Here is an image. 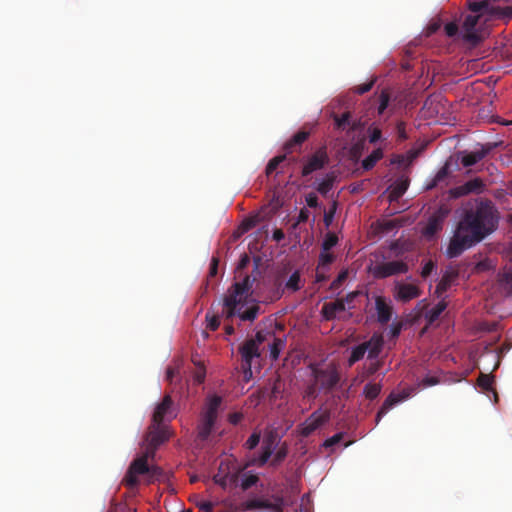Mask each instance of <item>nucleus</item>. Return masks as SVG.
Segmentation results:
<instances>
[{
	"label": "nucleus",
	"instance_id": "nucleus-1",
	"mask_svg": "<svg viewBox=\"0 0 512 512\" xmlns=\"http://www.w3.org/2000/svg\"><path fill=\"white\" fill-rule=\"evenodd\" d=\"M499 220V211L491 200L478 198L469 202L462 209L446 250L447 256L456 258L482 242L497 230Z\"/></svg>",
	"mask_w": 512,
	"mask_h": 512
},
{
	"label": "nucleus",
	"instance_id": "nucleus-2",
	"mask_svg": "<svg viewBox=\"0 0 512 512\" xmlns=\"http://www.w3.org/2000/svg\"><path fill=\"white\" fill-rule=\"evenodd\" d=\"M468 8L475 15L469 14L465 17L462 24L463 39L473 45L480 43L484 36L483 31L478 26L480 19L485 16H491L502 19H510L512 17V7H501L491 0H468Z\"/></svg>",
	"mask_w": 512,
	"mask_h": 512
},
{
	"label": "nucleus",
	"instance_id": "nucleus-3",
	"mask_svg": "<svg viewBox=\"0 0 512 512\" xmlns=\"http://www.w3.org/2000/svg\"><path fill=\"white\" fill-rule=\"evenodd\" d=\"M251 283L249 276H246L243 281L236 282L232 290L229 291L228 295L224 298L222 316L226 321L230 320L235 316L236 307L241 304L242 300H245L250 290Z\"/></svg>",
	"mask_w": 512,
	"mask_h": 512
},
{
	"label": "nucleus",
	"instance_id": "nucleus-4",
	"mask_svg": "<svg viewBox=\"0 0 512 512\" xmlns=\"http://www.w3.org/2000/svg\"><path fill=\"white\" fill-rule=\"evenodd\" d=\"M264 340L265 337L262 332H257L255 339L246 340L239 348L241 354V369L247 381L252 377V360L260 357L258 345L264 342Z\"/></svg>",
	"mask_w": 512,
	"mask_h": 512
},
{
	"label": "nucleus",
	"instance_id": "nucleus-5",
	"mask_svg": "<svg viewBox=\"0 0 512 512\" xmlns=\"http://www.w3.org/2000/svg\"><path fill=\"white\" fill-rule=\"evenodd\" d=\"M312 376L319 392L329 393L335 389L340 380V373L334 365H328L324 368H312Z\"/></svg>",
	"mask_w": 512,
	"mask_h": 512
},
{
	"label": "nucleus",
	"instance_id": "nucleus-6",
	"mask_svg": "<svg viewBox=\"0 0 512 512\" xmlns=\"http://www.w3.org/2000/svg\"><path fill=\"white\" fill-rule=\"evenodd\" d=\"M221 402L222 400L219 396H213L209 399L206 409L202 414L201 423L198 427V435L201 439H207L210 435L216 421L217 412Z\"/></svg>",
	"mask_w": 512,
	"mask_h": 512
},
{
	"label": "nucleus",
	"instance_id": "nucleus-7",
	"mask_svg": "<svg viewBox=\"0 0 512 512\" xmlns=\"http://www.w3.org/2000/svg\"><path fill=\"white\" fill-rule=\"evenodd\" d=\"M170 438V432L162 423L152 422L145 436L146 451L154 457L157 448Z\"/></svg>",
	"mask_w": 512,
	"mask_h": 512
},
{
	"label": "nucleus",
	"instance_id": "nucleus-8",
	"mask_svg": "<svg viewBox=\"0 0 512 512\" xmlns=\"http://www.w3.org/2000/svg\"><path fill=\"white\" fill-rule=\"evenodd\" d=\"M149 458H152L151 454L145 451L143 455L132 461L124 477V483L127 487L135 488L138 486L139 479L137 476L146 475L149 471Z\"/></svg>",
	"mask_w": 512,
	"mask_h": 512
},
{
	"label": "nucleus",
	"instance_id": "nucleus-9",
	"mask_svg": "<svg viewBox=\"0 0 512 512\" xmlns=\"http://www.w3.org/2000/svg\"><path fill=\"white\" fill-rule=\"evenodd\" d=\"M450 213V209L445 206H439L428 218L427 224L422 229V235L426 239H432L442 231L444 222Z\"/></svg>",
	"mask_w": 512,
	"mask_h": 512
},
{
	"label": "nucleus",
	"instance_id": "nucleus-10",
	"mask_svg": "<svg viewBox=\"0 0 512 512\" xmlns=\"http://www.w3.org/2000/svg\"><path fill=\"white\" fill-rule=\"evenodd\" d=\"M408 270L409 267L407 263L401 260L376 263L370 268L373 277L376 279H384L390 276L404 274L407 273Z\"/></svg>",
	"mask_w": 512,
	"mask_h": 512
},
{
	"label": "nucleus",
	"instance_id": "nucleus-11",
	"mask_svg": "<svg viewBox=\"0 0 512 512\" xmlns=\"http://www.w3.org/2000/svg\"><path fill=\"white\" fill-rule=\"evenodd\" d=\"M280 441V437L275 429H267L264 432L262 446H261V454L257 459L253 460V463L258 467L264 466L270 457L272 456L274 450L276 449L278 443Z\"/></svg>",
	"mask_w": 512,
	"mask_h": 512
},
{
	"label": "nucleus",
	"instance_id": "nucleus-12",
	"mask_svg": "<svg viewBox=\"0 0 512 512\" xmlns=\"http://www.w3.org/2000/svg\"><path fill=\"white\" fill-rule=\"evenodd\" d=\"M329 163V156L326 147L317 149L304 164L301 175L306 177L313 172L323 169Z\"/></svg>",
	"mask_w": 512,
	"mask_h": 512
},
{
	"label": "nucleus",
	"instance_id": "nucleus-13",
	"mask_svg": "<svg viewBox=\"0 0 512 512\" xmlns=\"http://www.w3.org/2000/svg\"><path fill=\"white\" fill-rule=\"evenodd\" d=\"M330 420V412L328 410L314 411L301 425L300 435L302 437L310 436L314 431L326 424Z\"/></svg>",
	"mask_w": 512,
	"mask_h": 512
},
{
	"label": "nucleus",
	"instance_id": "nucleus-14",
	"mask_svg": "<svg viewBox=\"0 0 512 512\" xmlns=\"http://www.w3.org/2000/svg\"><path fill=\"white\" fill-rule=\"evenodd\" d=\"M485 184L483 180L476 177L465 182L462 185L450 189L449 194L452 198H460L469 194H480L484 191Z\"/></svg>",
	"mask_w": 512,
	"mask_h": 512
},
{
	"label": "nucleus",
	"instance_id": "nucleus-15",
	"mask_svg": "<svg viewBox=\"0 0 512 512\" xmlns=\"http://www.w3.org/2000/svg\"><path fill=\"white\" fill-rule=\"evenodd\" d=\"M498 146L496 142H489L486 144L480 145V148L471 152H464L461 157V164L464 167H470L475 165L484 159L492 150H494Z\"/></svg>",
	"mask_w": 512,
	"mask_h": 512
},
{
	"label": "nucleus",
	"instance_id": "nucleus-16",
	"mask_svg": "<svg viewBox=\"0 0 512 512\" xmlns=\"http://www.w3.org/2000/svg\"><path fill=\"white\" fill-rule=\"evenodd\" d=\"M421 295V290L418 286L408 283L397 282L394 288V297L396 300L406 303L412 299L418 298Z\"/></svg>",
	"mask_w": 512,
	"mask_h": 512
},
{
	"label": "nucleus",
	"instance_id": "nucleus-17",
	"mask_svg": "<svg viewBox=\"0 0 512 512\" xmlns=\"http://www.w3.org/2000/svg\"><path fill=\"white\" fill-rule=\"evenodd\" d=\"M284 501L277 497L274 501L268 499H253L247 502L249 510H269L271 512H283Z\"/></svg>",
	"mask_w": 512,
	"mask_h": 512
},
{
	"label": "nucleus",
	"instance_id": "nucleus-18",
	"mask_svg": "<svg viewBox=\"0 0 512 512\" xmlns=\"http://www.w3.org/2000/svg\"><path fill=\"white\" fill-rule=\"evenodd\" d=\"M172 398L170 395H165L162 401L156 406L154 413L152 415V422L154 423H162L167 419L170 420L174 416L172 415Z\"/></svg>",
	"mask_w": 512,
	"mask_h": 512
},
{
	"label": "nucleus",
	"instance_id": "nucleus-19",
	"mask_svg": "<svg viewBox=\"0 0 512 512\" xmlns=\"http://www.w3.org/2000/svg\"><path fill=\"white\" fill-rule=\"evenodd\" d=\"M310 134L311 131L305 130V128L295 133L293 137L284 144L283 150L285 151V153L291 154L294 151H299L301 149L302 144L309 138Z\"/></svg>",
	"mask_w": 512,
	"mask_h": 512
},
{
	"label": "nucleus",
	"instance_id": "nucleus-20",
	"mask_svg": "<svg viewBox=\"0 0 512 512\" xmlns=\"http://www.w3.org/2000/svg\"><path fill=\"white\" fill-rule=\"evenodd\" d=\"M409 393L403 391L402 393L395 394L390 393L389 396L385 399L382 406L376 415V423L378 424L381 418L396 404L406 400L409 397Z\"/></svg>",
	"mask_w": 512,
	"mask_h": 512
},
{
	"label": "nucleus",
	"instance_id": "nucleus-21",
	"mask_svg": "<svg viewBox=\"0 0 512 512\" xmlns=\"http://www.w3.org/2000/svg\"><path fill=\"white\" fill-rule=\"evenodd\" d=\"M375 307L378 322L381 324H387L392 318V306L387 303L383 296H377L375 298Z\"/></svg>",
	"mask_w": 512,
	"mask_h": 512
},
{
	"label": "nucleus",
	"instance_id": "nucleus-22",
	"mask_svg": "<svg viewBox=\"0 0 512 512\" xmlns=\"http://www.w3.org/2000/svg\"><path fill=\"white\" fill-rule=\"evenodd\" d=\"M346 309L343 299H338L334 302L325 303L322 306L321 314L325 320H334L337 313L343 312Z\"/></svg>",
	"mask_w": 512,
	"mask_h": 512
},
{
	"label": "nucleus",
	"instance_id": "nucleus-23",
	"mask_svg": "<svg viewBox=\"0 0 512 512\" xmlns=\"http://www.w3.org/2000/svg\"><path fill=\"white\" fill-rule=\"evenodd\" d=\"M234 462V460L228 458L221 460L218 471L213 477L214 482L224 489L227 488V475L230 473Z\"/></svg>",
	"mask_w": 512,
	"mask_h": 512
},
{
	"label": "nucleus",
	"instance_id": "nucleus-24",
	"mask_svg": "<svg viewBox=\"0 0 512 512\" xmlns=\"http://www.w3.org/2000/svg\"><path fill=\"white\" fill-rule=\"evenodd\" d=\"M245 304V300H242L241 304L236 307L235 316L237 315L242 321H253L258 315L260 307L257 304H253L246 310H243Z\"/></svg>",
	"mask_w": 512,
	"mask_h": 512
},
{
	"label": "nucleus",
	"instance_id": "nucleus-25",
	"mask_svg": "<svg viewBox=\"0 0 512 512\" xmlns=\"http://www.w3.org/2000/svg\"><path fill=\"white\" fill-rule=\"evenodd\" d=\"M383 338L381 336H372L369 341H366L365 344H368V359H377L379 354L383 348Z\"/></svg>",
	"mask_w": 512,
	"mask_h": 512
},
{
	"label": "nucleus",
	"instance_id": "nucleus-26",
	"mask_svg": "<svg viewBox=\"0 0 512 512\" xmlns=\"http://www.w3.org/2000/svg\"><path fill=\"white\" fill-rule=\"evenodd\" d=\"M337 175L334 171L328 172L325 177L318 183L316 190L323 196H326L333 188Z\"/></svg>",
	"mask_w": 512,
	"mask_h": 512
},
{
	"label": "nucleus",
	"instance_id": "nucleus-27",
	"mask_svg": "<svg viewBox=\"0 0 512 512\" xmlns=\"http://www.w3.org/2000/svg\"><path fill=\"white\" fill-rule=\"evenodd\" d=\"M332 118L336 129L345 130L347 127H349L350 130L356 129V124L351 123V113L349 111L344 112L342 115L333 114Z\"/></svg>",
	"mask_w": 512,
	"mask_h": 512
},
{
	"label": "nucleus",
	"instance_id": "nucleus-28",
	"mask_svg": "<svg viewBox=\"0 0 512 512\" xmlns=\"http://www.w3.org/2000/svg\"><path fill=\"white\" fill-rule=\"evenodd\" d=\"M383 157V151L381 148L375 149L370 155H368L363 161H362V167L364 170L368 171L371 170L376 163L382 159Z\"/></svg>",
	"mask_w": 512,
	"mask_h": 512
},
{
	"label": "nucleus",
	"instance_id": "nucleus-29",
	"mask_svg": "<svg viewBox=\"0 0 512 512\" xmlns=\"http://www.w3.org/2000/svg\"><path fill=\"white\" fill-rule=\"evenodd\" d=\"M456 277V274L446 272L439 283L436 286L435 293L438 297H440L444 292L448 290V288L451 286V283L453 279Z\"/></svg>",
	"mask_w": 512,
	"mask_h": 512
},
{
	"label": "nucleus",
	"instance_id": "nucleus-30",
	"mask_svg": "<svg viewBox=\"0 0 512 512\" xmlns=\"http://www.w3.org/2000/svg\"><path fill=\"white\" fill-rule=\"evenodd\" d=\"M368 350V344L362 343L352 348L350 357L348 359L349 366H352L359 360H361Z\"/></svg>",
	"mask_w": 512,
	"mask_h": 512
},
{
	"label": "nucleus",
	"instance_id": "nucleus-31",
	"mask_svg": "<svg viewBox=\"0 0 512 512\" xmlns=\"http://www.w3.org/2000/svg\"><path fill=\"white\" fill-rule=\"evenodd\" d=\"M447 308V302L445 300H441L438 302L433 308H431L427 314L426 318L430 324L438 320L443 311Z\"/></svg>",
	"mask_w": 512,
	"mask_h": 512
},
{
	"label": "nucleus",
	"instance_id": "nucleus-32",
	"mask_svg": "<svg viewBox=\"0 0 512 512\" xmlns=\"http://www.w3.org/2000/svg\"><path fill=\"white\" fill-rule=\"evenodd\" d=\"M408 188V180H400L397 181L394 185L391 186V191L389 194V198L391 201L397 200L400 198Z\"/></svg>",
	"mask_w": 512,
	"mask_h": 512
},
{
	"label": "nucleus",
	"instance_id": "nucleus-33",
	"mask_svg": "<svg viewBox=\"0 0 512 512\" xmlns=\"http://www.w3.org/2000/svg\"><path fill=\"white\" fill-rule=\"evenodd\" d=\"M303 287V282L301 280L300 272L294 271L287 282L285 283V288L291 292H296Z\"/></svg>",
	"mask_w": 512,
	"mask_h": 512
},
{
	"label": "nucleus",
	"instance_id": "nucleus-34",
	"mask_svg": "<svg viewBox=\"0 0 512 512\" xmlns=\"http://www.w3.org/2000/svg\"><path fill=\"white\" fill-rule=\"evenodd\" d=\"M449 175V165L446 163L444 166H442L439 171L434 176L432 182L428 185V189L435 188L440 183L446 180V178Z\"/></svg>",
	"mask_w": 512,
	"mask_h": 512
},
{
	"label": "nucleus",
	"instance_id": "nucleus-35",
	"mask_svg": "<svg viewBox=\"0 0 512 512\" xmlns=\"http://www.w3.org/2000/svg\"><path fill=\"white\" fill-rule=\"evenodd\" d=\"M381 385L378 383H367L364 387L363 393L369 400L376 399L381 392Z\"/></svg>",
	"mask_w": 512,
	"mask_h": 512
},
{
	"label": "nucleus",
	"instance_id": "nucleus-36",
	"mask_svg": "<svg viewBox=\"0 0 512 512\" xmlns=\"http://www.w3.org/2000/svg\"><path fill=\"white\" fill-rule=\"evenodd\" d=\"M285 340L281 338H273V343L270 346V357L277 360L281 350L285 347Z\"/></svg>",
	"mask_w": 512,
	"mask_h": 512
},
{
	"label": "nucleus",
	"instance_id": "nucleus-37",
	"mask_svg": "<svg viewBox=\"0 0 512 512\" xmlns=\"http://www.w3.org/2000/svg\"><path fill=\"white\" fill-rule=\"evenodd\" d=\"M240 472V467L236 462H234L232 468L230 469V473L227 475V487L237 486Z\"/></svg>",
	"mask_w": 512,
	"mask_h": 512
},
{
	"label": "nucleus",
	"instance_id": "nucleus-38",
	"mask_svg": "<svg viewBox=\"0 0 512 512\" xmlns=\"http://www.w3.org/2000/svg\"><path fill=\"white\" fill-rule=\"evenodd\" d=\"M146 475L148 477V482L152 483L164 479L165 473L158 466H149V471L146 473Z\"/></svg>",
	"mask_w": 512,
	"mask_h": 512
},
{
	"label": "nucleus",
	"instance_id": "nucleus-39",
	"mask_svg": "<svg viewBox=\"0 0 512 512\" xmlns=\"http://www.w3.org/2000/svg\"><path fill=\"white\" fill-rule=\"evenodd\" d=\"M390 104V94L388 90L384 89L381 91L379 95V105H378V114L382 115L384 111L389 107Z\"/></svg>",
	"mask_w": 512,
	"mask_h": 512
},
{
	"label": "nucleus",
	"instance_id": "nucleus-40",
	"mask_svg": "<svg viewBox=\"0 0 512 512\" xmlns=\"http://www.w3.org/2000/svg\"><path fill=\"white\" fill-rule=\"evenodd\" d=\"M286 156H287V154L285 153L283 155H279V156L272 158L268 162L266 169H265L267 176L271 175L278 168V166L286 159Z\"/></svg>",
	"mask_w": 512,
	"mask_h": 512
},
{
	"label": "nucleus",
	"instance_id": "nucleus-41",
	"mask_svg": "<svg viewBox=\"0 0 512 512\" xmlns=\"http://www.w3.org/2000/svg\"><path fill=\"white\" fill-rule=\"evenodd\" d=\"M288 454V448L284 444L282 445L275 453L274 457L272 458L270 464L271 466H278L280 463L284 461V459L287 457Z\"/></svg>",
	"mask_w": 512,
	"mask_h": 512
},
{
	"label": "nucleus",
	"instance_id": "nucleus-42",
	"mask_svg": "<svg viewBox=\"0 0 512 512\" xmlns=\"http://www.w3.org/2000/svg\"><path fill=\"white\" fill-rule=\"evenodd\" d=\"M260 439H261V432L258 430H255L249 436V438L246 440L244 447L248 450H253L258 446Z\"/></svg>",
	"mask_w": 512,
	"mask_h": 512
},
{
	"label": "nucleus",
	"instance_id": "nucleus-43",
	"mask_svg": "<svg viewBox=\"0 0 512 512\" xmlns=\"http://www.w3.org/2000/svg\"><path fill=\"white\" fill-rule=\"evenodd\" d=\"M338 243V237L336 234L329 232L325 235L322 243V250L329 251Z\"/></svg>",
	"mask_w": 512,
	"mask_h": 512
},
{
	"label": "nucleus",
	"instance_id": "nucleus-44",
	"mask_svg": "<svg viewBox=\"0 0 512 512\" xmlns=\"http://www.w3.org/2000/svg\"><path fill=\"white\" fill-rule=\"evenodd\" d=\"M478 385L485 390H493V376L489 374H480L478 377Z\"/></svg>",
	"mask_w": 512,
	"mask_h": 512
},
{
	"label": "nucleus",
	"instance_id": "nucleus-45",
	"mask_svg": "<svg viewBox=\"0 0 512 512\" xmlns=\"http://www.w3.org/2000/svg\"><path fill=\"white\" fill-rule=\"evenodd\" d=\"M334 259L335 257L333 254L323 250L319 255L318 270L325 266H329L334 261Z\"/></svg>",
	"mask_w": 512,
	"mask_h": 512
},
{
	"label": "nucleus",
	"instance_id": "nucleus-46",
	"mask_svg": "<svg viewBox=\"0 0 512 512\" xmlns=\"http://www.w3.org/2000/svg\"><path fill=\"white\" fill-rule=\"evenodd\" d=\"M259 480V477L255 474H245L242 482H241V488L243 490H248L252 486H254Z\"/></svg>",
	"mask_w": 512,
	"mask_h": 512
},
{
	"label": "nucleus",
	"instance_id": "nucleus-47",
	"mask_svg": "<svg viewBox=\"0 0 512 512\" xmlns=\"http://www.w3.org/2000/svg\"><path fill=\"white\" fill-rule=\"evenodd\" d=\"M206 320L208 322L207 328L211 331H216L220 326V319L218 315L206 314Z\"/></svg>",
	"mask_w": 512,
	"mask_h": 512
},
{
	"label": "nucleus",
	"instance_id": "nucleus-48",
	"mask_svg": "<svg viewBox=\"0 0 512 512\" xmlns=\"http://www.w3.org/2000/svg\"><path fill=\"white\" fill-rule=\"evenodd\" d=\"M375 81H376V79H371L367 83H364V84L356 86L354 88V92L359 94V95H363V94L369 92L373 88V86L375 84Z\"/></svg>",
	"mask_w": 512,
	"mask_h": 512
},
{
	"label": "nucleus",
	"instance_id": "nucleus-49",
	"mask_svg": "<svg viewBox=\"0 0 512 512\" xmlns=\"http://www.w3.org/2000/svg\"><path fill=\"white\" fill-rule=\"evenodd\" d=\"M368 132H369V142L371 144H375L382 137V132H381L380 128H378V127H370Z\"/></svg>",
	"mask_w": 512,
	"mask_h": 512
},
{
	"label": "nucleus",
	"instance_id": "nucleus-50",
	"mask_svg": "<svg viewBox=\"0 0 512 512\" xmlns=\"http://www.w3.org/2000/svg\"><path fill=\"white\" fill-rule=\"evenodd\" d=\"M343 438V433L340 432V433H336L335 435H333L332 437L326 439L323 443V446L328 448V447H333L335 446L336 444H338Z\"/></svg>",
	"mask_w": 512,
	"mask_h": 512
},
{
	"label": "nucleus",
	"instance_id": "nucleus-51",
	"mask_svg": "<svg viewBox=\"0 0 512 512\" xmlns=\"http://www.w3.org/2000/svg\"><path fill=\"white\" fill-rule=\"evenodd\" d=\"M280 392H281V380H280V377L278 376L277 378L274 379V381L272 383L270 398L276 399Z\"/></svg>",
	"mask_w": 512,
	"mask_h": 512
},
{
	"label": "nucleus",
	"instance_id": "nucleus-52",
	"mask_svg": "<svg viewBox=\"0 0 512 512\" xmlns=\"http://www.w3.org/2000/svg\"><path fill=\"white\" fill-rule=\"evenodd\" d=\"M258 222V219L257 217H250V218H247L245 219L242 224H241V229H242V232H247L249 231L250 229H252L253 227L256 226Z\"/></svg>",
	"mask_w": 512,
	"mask_h": 512
},
{
	"label": "nucleus",
	"instance_id": "nucleus-53",
	"mask_svg": "<svg viewBox=\"0 0 512 512\" xmlns=\"http://www.w3.org/2000/svg\"><path fill=\"white\" fill-rule=\"evenodd\" d=\"M335 212H336V203L334 202L333 206L329 209V211L325 212V214H324L323 221H324V224L326 227H329L332 224Z\"/></svg>",
	"mask_w": 512,
	"mask_h": 512
},
{
	"label": "nucleus",
	"instance_id": "nucleus-54",
	"mask_svg": "<svg viewBox=\"0 0 512 512\" xmlns=\"http://www.w3.org/2000/svg\"><path fill=\"white\" fill-rule=\"evenodd\" d=\"M305 201H306V204L310 207V208H316L318 207V197L315 193L313 192H310L306 195L305 197Z\"/></svg>",
	"mask_w": 512,
	"mask_h": 512
},
{
	"label": "nucleus",
	"instance_id": "nucleus-55",
	"mask_svg": "<svg viewBox=\"0 0 512 512\" xmlns=\"http://www.w3.org/2000/svg\"><path fill=\"white\" fill-rule=\"evenodd\" d=\"M396 130L398 134V138L400 140H406L407 139V133H406V125L403 121H400L396 125Z\"/></svg>",
	"mask_w": 512,
	"mask_h": 512
},
{
	"label": "nucleus",
	"instance_id": "nucleus-56",
	"mask_svg": "<svg viewBox=\"0 0 512 512\" xmlns=\"http://www.w3.org/2000/svg\"><path fill=\"white\" fill-rule=\"evenodd\" d=\"M444 29H445V33L449 37H453L457 34L459 28L455 22H450L445 25Z\"/></svg>",
	"mask_w": 512,
	"mask_h": 512
},
{
	"label": "nucleus",
	"instance_id": "nucleus-57",
	"mask_svg": "<svg viewBox=\"0 0 512 512\" xmlns=\"http://www.w3.org/2000/svg\"><path fill=\"white\" fill-rule=\"evenodd\" d=\"M434 268H435L434 262L431 260L428 261L427 263H425V265L423 266V268L421 270V276L423 278H427L432 273Z\"/></svg>",
	"mask_w": 512,
	"mask_h": 512
},
{
	"label": "nucleus",
	"instance_id": "nucleus-58",
	"mask_svg": "<svg viewBox=\"0 0 512 512\" xmlns=\"http://www.w3.org/2000/svg\"><path fill=\"white\" fill-rule=\"evenodd\" d=\"M439 383V379L435 376H426L421 380V385L423 387L434 386Z\"/></svg>",
	"mask_w": 512,
	"mask_h": 512
},
{
	"label": "nucleus",
	"instance_id": "nucleus-59",
	"mask_svg": "<svg viewBox=\"0 0 512 512\" xmlns=\"http://www.w3.org/2000/svg\"><path fill=\"white\" fill-rule=\"evenodd\" d=\"M318 391V387L313 380V383L306 390V396L315 399L318 396Z\"/></svg>",
	"mask_w": 512,
	"mask_h": 512
},
{
	"label": "nucleus",
	"instance_id": "nucleus-60",
	"mask_svg": "<svg viewBox=\"0 0 512 512\" xmlns=\"http://www.w3.org/2000/svg\"><path fill=\"white\" fill-rule=\"evenodd\" d=\"M309 211L306 209V208H302L299 212V215L297 217V221L295 223V226L300 224V223H304L308 220L309 218Z\"/></svg>",
	"mask_w": 512,
	"mask_h": 512
},
{
	"label": "nucleus",
	"instance_id": "nucleus-61",
	"mask_svg": "<svg viewBox=\"0 0 512 512\" xmlns=\"http://www.w3.org/2000/svg\"><path fill=\"white\" fill-rule=\"evenodd\" d=\"M381 363L379 361L372 362L367 368V374L373 375L380 369Z\"/></svg>",
	"mask_w": 512,
	"mask_h": 512
},
{
	"label": "nucleus",
	"instance_id": "nucleus-62",
	"mask_svg": "<svg viewBox=\"0 0 512 512\" xmlns=\"http://www.w3.org/2000/svg\"><path fill=\"white\" fill-rule=\"evenodd\" d=\"M198 507L203 512H212L213 504L209 501H203L198 505Z\"/></svg>",
	"mask_w": 512,
	"mask_h": 512
},
{
	"label": "nucleus",
	"instance_id": "nucleus-63",
	"mask_svg": "<svg viewBox=\"0 0 512 512\" xmlns=\"http://www.w3.org/2000/svg\"><path fill=\"white\" fill-rule=\"evenodd\" d=\"M272 237L275 241L280 242L285 238V234L281 229H275Z\"/></svg>",
	"mask_w": 512,
	"mask_h": 512
},
{
	"label": "nucleus",
	"instance_id": "nucleus-64",
	"mask_svg": "<svg viewBox=\"0 0 512 512\" xmlns=\"http://www.w3.org/2000/svg\"><path fill=\"white\" fill-rule=\"evenodd\" d=\"M358 292H351L346 295L345 298H342L344 300V304H350L354 301V299L358 296Z\"/></svg>",
	"mask_w": 512,
	"mask_h": 512
}]
</instances>
